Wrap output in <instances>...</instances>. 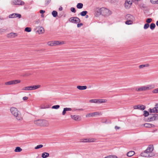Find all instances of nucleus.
<instances>
[{
    "instance_id": "obj_1",
    "label": "nucleus",
    "mask_w": 158,
    "mask_h": 158,
    "mask_svg": "<svg viewBox=\"0 0 158 158\" xmlns=\"http://www.w3.org/2000/svg\"><path fill=\"white\" fill-rule=\"evenodd\" d=\"M10 111L12 114L16 118L19 120H22V118L21 115L19 114L17 108L15 107H11L10 109Z\"/></svg>"
},
{
    "instance_id": "obj_2",
    "label": "nucleus",
    "mask_w": 158,
    "mask_h": 158,
    "mask_svg": "<svg viewBox=\"0 0 158 158\" xmlns=\"http://www.w3.org/2000/svg\"><path fill=\"white\" fill-rule=\"evenodd\" d=\"M34 123L40 126H47L48 125V121L45 119H38L34 121Z\"/></svg>"
},
{
    "instance_id": "obj_3",
    "label": "nucleus",
    "mask_w": 158,
    "mask_h": 158,
    "mask_svg": "<svg viewBox=\"0 0 158 158\" xmlns=\"http://www.w3.org/2000/svg\"><path fill=\"white\" fill-rule=\"evenodd\" d=\"M101 15L105 17L108 16L111 14V11L108 9L102 7L101 8Z\"/></svg>"
},
{
    "instance_id": "obj_4",
    "label": "nucleus",
    "mask_w": 158,
    "mask_h": 158,
    "mask_svg": "<svg viewBox=\"0 0 158 158\" xmlns=\"http://www.w3.org/2000/svg\"><path fill=\"white\" fill-rule=\"evenodd\" d=\"M40 85H36L26 86L23 88L22 89L25 90H34L40 88Z\"/></svg>"
},
{
    "instance_id": "obj_5",
    "label": "nucleus",
    "mask_w": 158,
    "mask_h": 158,
    "mask_svg": "<svg viewBox=\"0 0 158 158\" xmlns=\"http://www.w3.org/2000/svg\"><path fill=\"white\" fill-rule=\"evenodd\" d=\"M107 100L105 99H92L89 101V102L91 103H105L106 102Z\"/></svg>"
},
{
    "instance_id": "obj_6",
    "label": "nucleus",
    "mask_w": 158,
    "mask_h": 158,
    "mask_svg": "<svg viewBox=\"0 0 158 158\" xmlns=\"http://www.w3.org/2000/svg\"><path fill=\"white\" fill-rule=\"evenodd\" d=\"M64 44V41H61V42H60L59 41H52L51 42H49L48 43V44L50 46H53L58 45H62Z\"/></svg>"
},
{
    "instance_id": "obj_7",
    "label": "nucleus",
    "mask_w": 158,
    "mask_h": 158,
    "mask_svg": "<svg viewBox=\"0 0 158 158\" xmlns=\"http://www.w3.org/2000/svg\"><path fill=\"white\" fill-rule=\"evenodd\" d=\"M69 21L71 23L77 24L80 23L81 20L79 18L77 17H71L69 19Z\"/></svg>"
},
{
    "instance_id": "obj_8",
    "label": "nucleus",
    "mask_w": 158,
    "mask_h": 158,
    "mask_svg": "<svg viewBox=\"0 0 158 158\" xmlns=\"http://www.w3.org/2000/svg\"><path fill=\"white\" fill-rule=\"evenodd\" d=\"M21 82V80H16L10 81L5 83V84L7 85H15L20 83Z\"/></svg>"
},
{
    "instance_id": "obj_9",
    "label": "nucleus",
    "mask_w": 158,
    "mask_h": 158,
    "mask_svg": "<svg viewBox=\"0 0 158 158\" xmlns=\"http://www.w3.org/2000/svg\"><path fill=\"white\" fill-rule=\"evenodd\" d=\"M96 139L94 138H89V139L85 138L81 139V142H92L95 141Z\"/></svg>"
},
{
    "instance_id": "obj_10",
    "label": "nucleus",
    "mask_w": 158,
    "mask_h": 158,
    "mask_svg": "<svg viewBox=\"0 0 158 158\" xmlns=\"http://www.w3.org/2000/svg\"><path fill=\"white\" fill-rule=\"evenodd\" d=\"M140 155L141 156L144 157H152L154 156V154H152L151 155V154H148L147 152L145 151L144 152H142L140 153Z\"/></svg>"
},
{
    "instance_id": "obj_11",
    "label": "nucleus",
    "mask_w": 158,
    "mask_h": 158,
    "mask_svg": "<svg viewBox=\"0 0 158 158\" xmlns=\"http://www.w3.org/2000/svg\"><path fill=\"white\" fill-rule=\"evenodd\" d=\"M9 17L10 18H18L19 19H20L21 18V15L19 14L14 13L10 15Z\"/></svg>"
},
{
    "instance_id": "obj_12",
    "label": "nucleus",
    "mask_w": 158,
    "mask_h": 158,
    "mask_svg": "<svg viewBox=\"0 0 158 158\" xmlns=\"http://www.w3.org/2000/svg\"><path fill=\"white\" fill-rule=\"evenodd\" d=\"M12 3L15 5H23L24 4V2L21 0H14Z\"/></svg>"
},
{
    "instance_id": "obj_13",
    "label": "nucleus",
    "mask_w": 158,
    "mask_h": 158,
    "mask_svg": "<svg viewBox=\"0 0 158 158\" xmlns=\"http://www.w3.org/2000/svg\"><path fill=\"white\" fill-rule=\"evenodd\" d=\"M132 2L131 0H126L125 3V7L127 9L129 8L132 4Z\"/></svg>"
},
{
    "instance_id": "obj_14",
    "label": "nucleus",
    "mask_w": 158,
    "mask_h": 158,
    "mask_svg": "<svg viewBox=\"0 0 158 158\" xmlns=\"http://www.w3.org/2000/svg\"><path fill=\"white\" fill-rule=\"evenodd\" d=\"M153 146L149 145L145 151L147 152L148 154H151V155L152 154H153L152 152L153 150Z\"/></svg>"
},
{
    "instance_id": "obj_15",
    "label": "nucleus",
    "mask_w": 158,
    "mask_h": 158,
    "mask_svg": "<svg viewBox=\"0 0 158 158\" xmlns=\"http://www.w3.org/2000/svg\"><path fill=\"white\" fill-rule=\"evenodd\" d=\"M71 117L72 119L76 121H78L80 120L79 116L78 115H71Z\"/></svg>"
},
{
    "instance_id": "obj_16",
    "label": "nucleus",
    "mask_w": 158,
    "mask_h": 158,
    "mask_svg": "<svg viewBox=\"0 0 158 158\" xmlns=\"http://www.w3.org/2000/svg\"><path fill=\"white\" fill-rule=\"evenodd\" d=\"M95 15L96 16H98L101 15V10L100 9L96 8L95 11Z\"/></svg>"
},
{
    "instance_id": "obj_17",
    "label": "nucleus",
    "mask_w": 158,
    "mask_h": 158,
    "mask_svg": "<svg viewBox=\"0 0 158 158\" xmlns=\"http://www.w3.org/2000/svg\"><path fill=\"white\" fill-rule=\"evenodd\" d=\"M148 111L150 113H158V109H156V108L155 107L152 109L150 108L148 109Z\"/></svg>"
},
{
    "instance_id": "obj_18",
    "label": "nucleus",
    "mask_w": 158,
    "mask_h": 158,
    "mask_svg": "<svg viewBox=\"0 0 158 158\" xmlns=\"http://www.w3.org/2000/svg\"><path fill=\"white\" fill-rule=\"evenodd\" d=\"M144 126L146 128L154 127L155 125L149 123H145L143 124Z\"/></svg>"
},
{
    "instance_id": "obj_19",
    "label": "nucleus",
    "mask_w": 158,
    "mask_h": 158,
    "mask_svg": "<svg viewBox=\"0 0 158 158\" xmlns=\"http://www.w3.org/2000/svg\"><path fill=\"white\" fill-rule=\"evenodd\" d=\"M125 18L127 20H133L134 19V17L130 14H127L125 16Z\"/></svg>"
},
{
    "instance_id": "obj_20",
    "label": "nucleus",
    "mask_w": 158,
    "mask_h": 158,
    "mask_svg": "<svg viewBox=\"0 0 158 158\" xmlns=\"http://www.w3.org/2000/svg\"><path fill=\"white\" fill-rule=\"evenodd\" d=\"M87 86L85 85L80 86L78 85L77 86V88L81 90H85L87 89Z\"/></svg>"
},
{
    "instance_id": "obj_21",
    "label": "nucleus",
    "mask_w": 158,
    "mask_h": 158,
    "mask_svg": "<svg viewBox=\"0 0 158 158\" xmlns=\"http://www.w3.org/2000/svg\"><path fill=\"white\" fill-rule=\"evenodd\" d=\"M49 154L47 152H44L42 153V157L43 158H46L49 156Z\"/></svg>"
},
{
    "instance_id": "obj_22",
    "label": "nucleus",
    "mask_w": 158,
    "mask_h": 158,
    "mask_svg": "<svg viewBox=\"0 0 158 158\" xmlns=\"http://www.w3.org/2000/svg\"><path fill=\"white\" fill-rule=\"evenodd\" d=\"M17 35L16 33L13 32L10 33L8 35V37H10L11 38H14Z\"/></svg>"
},
{
    "instance_id": "obj_23",
    "label": "nucleus",
    "mask_w": 158,
    "mask_h": 158,
    "mask_svg": "<svg viewBox=\"0 0 158 158\" xmlns=\"http://www.w3.org/2000/svg\"><path fill=\"white\" fill-rule=\"evenodd\" d=\"M135 154V152L134 151H131L128 152L127 153V156L128 157H131L134 155Z\"/></svg>"
},
{
    "instance_id": "obj_24",
    "label": "nucleus",
    "mask_w": 158,
    "mask_h": 158,
    "mask_svg": "<svg viewBox=\"0 0 158 158\" xmlns=\"http://www.w3.org/2000/svg\"><path fill=\"white\" fill-rule=\"evenodd\" d=\"M39 34L43 33L44 31V28L43 27H41L39 29V30L37 31Z\"/></svg>"
},
{
    "instance_id": "obj_25",
    "label": "nucleus",
    "mask_w": 158,
    "mask_h": 158,
    "mask_svg": "<svg viewBox=\"0 0 158 158\" xmlns=\"http://www.w3.org/2000/svg\"><path fill=\"white\" fill-rule=\"evenodd\" d=\"M156 25L154 23H151L150 25V27L151 30H153L155 27H156Z\"/></svg>"
},
{
    "instance_id": "obj_26",
    "label": "nucleus",
    "mask_w": 158,
    "mask_h": 158,
    "mask_svg": "<svg viewBox=\"0 0 158 158\" xmlns=\"http://www.w3.org/2000/svg\"><path fill=\"white\" fill-rule=\"evenodd\" d=\"M83 7V4L82 3H78L77 5V7L79 9H81Z\"/></svg>"
},
{
    "instance_id": "obj_27",
    "label": "nucleus",
    "mask_w": 158,
    "mask_h": 158,
    "mask_svg": "<svg viewBox=\"0 0 158 158\" xmlns=\"http://www.w3.org/2000/svg\"><path fill=\"white\" fill-rule=\"evenodd\" d=\"M52 14L54 17H56L58 16V13L56 11L53 10L52 11Z\"/></svg>"
},
{
    "instance_id": "obj_28",
    "label": "nucleus",
    "mask_w": 158,
    "mask_h": 158,
    "mask_svg": "<svg viewBox=\"0 0 158 158\" xmlns=\"http://www.w3.org/2000/svg\"><path fill=\"white\" fill-rule=\"evenodd\" d=\"M139 109L144 110L145 109L146 106L143 105H139Z\"/></svg>"
},
{
    "instance_id": "obj_29",
    "label": "nucleus",
    "mask_w": 158,
    "mask_h": 158,
    "mask_svg": "<svg viewBox=\"0 0 158 158\" xmlns=\"http://www.w3.org/2000/svg\"><path fill=\"white\" fill-rule=\"evenodd\" d=\"M143 112V115L145 117H147L149 115H150V114H149V111H148L147 110H144Z\"/></svg>"
},
{
    "instance_id": "obj_30",
    "label": "nucleus",
    "mask_w": 158,
    "mask_h": 158,
    "mask_svg": "<svg viewBox=\"0 0 158 158\" xmlns=\"http://www.w3.org/2000/svg\"><path fill=\"white\" fill-rule=\"evenodd\" d=\"M22 151V149L19 147H16L15 150V152H19Z\"/></svg>"
},
{
    "instance_id": "obj_31",
    "label": "nucleus",
    "mask_w": 158,
    "mask_h": 158,
    "mask_svg": "<svg viewBox=\"0 0 158 158\" xmlns=\"http://www.w3.org/2000/svg\"><path fill=\"white\" fill-rule=\"evenodd\" d=\"M149 66V64H142L140 65L139 66V68L141 69L142 68H143L144 67H148Z\"/></svg>"
},
{
    "instance_id": "obj_32",
    "label": "nucleus",
    "mask_w": 158,
    "mask_h": 158,
    "mask_svg": "<svg viewBox=\"0 0 158 158\" xmlns=\"http://www.w3.org/2000/svg\"><path fill=\"white\" fill-rule=\"evenodd\" d=\"M132 20H127L125 22V23L127 25L131 24L133 23V21Z\"/></svg>"
},
{
    "instance_id": "obj_33",
    "label": "nucleus",
    "mask_w": 158,
    "mask_h": 158,
    "mask_svg": "<svg viewBox=\"0 0 158 158\" xmlns=\"http://www.w3.org/2000/svg\"><path fill=\"white\" fill-rule=\"evenodd\" d=\"M88 13V12L87 11H84L81 12L80 13V15L82 16H84Z\"/></svg>"
},
{
    "instance_id": "obj_34",
    "label": "nucleus",
    "mask_w": 158,
    "mask_h": 158,
    "mask_svg": "<svg viewBox=\"0 0 158 158\" xmlns=\"http://www.w3.org/2000/svg\"><path fill=\"white\" fill-rule=\"evenodd\" d=\"M142 88L143 91H145L147 90H149L151 88L150 87L146 86H145L142 87Z\"/></svg>"
},
{
    "instance_id": "obj_35",
    "label": "nucleus",
    "mask_w": 158,
    "mask_h": 158,
    "mask_svg": "<svg viewBox=\"0 0 158 158\" xmlns=\"http://www.w3.org/2000/svg\"><path fill=\"white\" fill-rule=\"evenodd\" d=\"M31 27H26L25 29V31L27 32H30L31 31Z\"/></svg>"
},
{
    "instance_id": "obj_36",
    "label": "nucleus",
    "mask_w": 158,
    "mask_h": 158,
    "mask_svg": "<svg viewBox=\"0 0 158 158\" xmlns=\"http://www.w3.org/2000/svg\"><path fill=\"white\" fill-rule=\"evenodd\" d=\"M43 146L42 144H39L37 145L36 147H35V149H38L39 148H41L43 147Z\"/></svg>"
},
{
    "instance_id": "obj_37",
    "label": "nucleus",
    "mask_w": 158,
    "mask_h": 158,
    "mask_svg": "<svg viewBox=\"0 0 158 158\" xmlns=\"http://www.w3.org/2000/svg\"><path fill=\"white\" fill-rule=\"evenodd\" d=\"M149 26H150V25H149V24H148L147 23H145L144 25L143 28L144 29H147L149 27Z\"/></svg>"
},
{
    "instance_id": "obj_38",
    "label": "nucleus",
    "mask_w": 158,
    "mask_h": 158,
    "mask_svg": "<svg viewBox=\"0 0 158 158\" xmlns=\"http://www.w3.org/2000/svg\"><path fill=\"white\" fill-rule=\"evenodd\" d=\"M60 107L59 105H54L52 107V108L53 109H57L59 108Z\"/></svg>"
},
{
    "instance_id": "obj_39",
    "label": "nucleus",
    "mask_w": 158,
    "mask_h": 158,
    "mask_svg": "<svg viewBox=\"0 0 158 158\" xmlns=\"http://www.w3.org/2000/svg\"><path fill=\"white\" fill-rule=\"evenodd\" d=\"M152 21V19L151 18H148L146 19V22L147 23L149 24Z\"/></svg>"
},
{
    "instance_id": "obj_40",
    "label": "nucleus",
    "mask_w": 158,
    "mask_h": 158,
    "mask_svg": "<svg viewBox=\"0 0 158 158\" xmlns=\"http://www.w3.org/2000/svg\"><path fill=\"white\" fill-rule=\"evenodd\" d=\"M157 0H150L151 2L154 4H157Z\"/></svg>"
},
{
    "instance_id": "obj_41",
    "label": "nucleus",
    "mask_w": 158,
    "mask_h": 158,
    "mask_svg": "<svg viewBox=\"0 0 158 158\" xmlns=\"http://www.w3.org/2000/svg\"><path fill=\"white\" fill-rule=\"evenodd\" d=\"M70 10L72 12L74 13H75L76 11L75 8L73 7L71 8Z\"/></svg>"
},
{
    "instance_id": "obj_42",
    "label": "nucleus",
    "mask_w": 158,
    "mask_h": 158,
    "mask_svg": "<svg viewBox=\"0 0 158 158\" xmlns=\"http://www.w3.org/2000/svg\"><path fill=\"white\" fill-rule=\"evenodd\" d=\"M51 0H46L45 1V6L48 5L51 2Z\"/></svg>"
},
{
    "instance_id": "obj_43",
    "label": "nucleus",
    "mask_w": 158,
    "mask_h": 158,
    "mask_svg": "<svg viewBox=\"0 0 158 158\" xmlns=\"http://www.w3.org/2000/svg\"><path fill=\"white\" fill-rule=\"evenodd\" d=\"M139 6L140 7L141 9L144 8L146 7L145 4H140Z\"/></svg>"
},
{
    "instance_id": "obj_44",
    "label": "nucleus",
    "mask_w": 158,
    "mask_h": 158,
    "mask_svg": "<svg viewBox=\"0 0 158 158\" xmlns=\"http://www.w3.org/2000/svg\"><path fill=\"white\" fill-rule=\"evenodd\" d=\"M152 92L154 93H158V88H156L153 89Z\"/></svg>"
},
{
    "instance_id": "obj_45",
    "label": "nucleus",
    "mask_w": 158,
    "mask_h": 158,
    "mask_svg": "<svg viewBox=\"0 0 158 158\" xmlns=\"http://www.w3.org/2000/svg\"><path fill=\"white\" fill-rule=\"evenodd\" d=\"M64 109H65V110L66 111H71L72 110L71 108H70L66 107V108H64Z\"/></svg>"
},
{
    "instance_id": "obj_46",
    "label": "nucleus",
    "mask_w": 158,
    "mask_h": 158,
    "mask_svg": "<svg viewBox=\"0 0 158 158\" xmlns=\"http://www.w3.org/2000/svg\"><path fill=\"white\" fill-rule=\"evenodd\" d=\"M150 117H148L147 118H144V120L146 122H151V121H150Z\"/></svg>"
},
{
    "instance_id": "obj_47",
    "label": "nucleus",
    "mask_w": 158,
    "mask_h": 158,
    "mask_svg": "<svg viewBox=\"0 0 158 158\" xmlns=\"http://www.w3.org/2000/svg\"><path fill=\"white\" fill-rule=\"evenodd\" d=\"M77 27H79L81 26H82L83 25V24L82 23H77Z\"/></svg>"
},
{
    "instance_id": "obj_48",
    "label": "nucleus",
    "mask_w": 158,
    "mask_h": 158,
    "mask_svg": "<svg viewBox=\"0 0 158 158\" xmlns=\"http://www.w3.org/2000/svg\"><path fill=\"white\" fill-rule=\"evenodd\" d=\"M5 31V30L3 29V28H0V33H2V32H4Z\"/></svg>"
},
{
    "instance_id": "obj_49",
    "label": "nucleus",
    "mask_w": 158,
    "mask_h": 158,
    "mask_svg": "<svg viewBox=\"0 0 158 158\" xmlns=\"http://www.w3.org/2000/svg\"><path fill=\"white\" fill-rule=\"evenodd\" d=\"M155 115V118L156 120H158V114H154Z\"/></svg>"
},
{
    "instance_id": "obj_50",
    "label": "nucleus",
    "mask_w": 158,
    "mask_h": 158,
    "mask_svg": "<svg viewBox=\"0 0 158 158\" xmlns=\"http://www.w3.org/2000/svg\"><path fill=\"white\" fill-rule=\"evenodd\" d=\"M136 90L139 91H143L142 87L138 88L137 89H136Z\"/></svg>"
},
{
    "instance_id": "obj_51",
    "label": "nucleus",
    "mask_w": 158,
    "mask_h": 158,
    "mask_svg": "<svg viewBox=\"0 0 158 158\" xmlns=\"http://www.w3.org/2000/svg\"><path fill=\"white\" fill-rule=\"evenodd\" d=\"M66 111L65 110V109H64H64H63V110L62 111V114L63 115H64L66 113Z\"/></svg>"
},
{
    "instance_id": "obj_52",
    "label": "nucleus",
    "mask_w": 158,
    "mask_h": 158,
    "mask_svg": "<svg viewBox=\"0 0 158 158\" xmlns=\"http://www.w3.org/2000/svg\"><path fill=\"white\" fill-rule=\"evenodd\" d=\"M139 105H135L133 106V108L134 109H139Z\"/></svg>"
},
{
    "instance_id": "obj_53",
    "label": "nucleus",
    "mask_w": 158,
    "mask_h": 158,
    "mask_svg": "<svg viewBox=\"0 0 158 158\" xmlns=\"http://www.w3.org/2000/svg\"><path fill=\"white\" fill-rule=\"evenodd\" d=\"M89 114L90 115L91 117H94L95 116V113L94 112L90 113Z\"/></svg>"
},
{
    "instance_id": "obj_54",
    "label": "nucleus",
    "mask_w": 158,
    "mask_h": 158,
    "mask_svg": "<svg viewBox=\"0 0 158 158\" xmlns=\"http://www.w3.org/2000/svg\"><path fill=\"white\" fill-rule=\"evenodd\" d=\"M28 97H23V99L24 101H25V100H27L28 99Z\"/></svg>"
},
{
    "instance_id": "obj_55",
    "label": "nucleus",
    "mask_w": 158,
    "mask_h": 158,
    "mask_svg": "<svg viewBox=\"0 0 158 158\" xmlns=\"http://www.w3.org/2000/svg\"><path fill=\"white\" fill-rule=\"evenodd\" d=\"M40 12L41 14H43L45 12V10H40Z\"/></svg>"
},
{
    "instance_id": "obj_56",
    "label": "nucleus",
    "mask_w": 158,
    "mask_h": 158,
    "mask_svg": "<svg viewBox=\"0 0 158 158\" xmlns=\"http://www.w3.org/2000/svg\"><path fill=\"white\" fill-rule=\"evenodd\" d=\"M150 115H152V117L153 118V119H154V120H156V118H155V115L154 114H150Z\"/></svg>"
},
{
    "instance_id": "obj_57",
    "label": "nucleus",
    "mask_w": 158,
    "mask_h": 158,
    "mask_svg": "<svg viewBox=\"0 0 158 158\" xmlns=\"http://www.w3.org/2000/svg\"><path fill=\"white\" fill-rule=\"evenodd\" d=\"M150 121H151H151H154L155 120H154V119H153V118L152 117V116L150 117Z\"/></svg>"
},
{
    "instance_id": "obj_58",
    "label": "nucleus",
    "mask_w": 158,
    "mask_h": 158,
    "mask_svg": "<svg viewBox=\"0 0 158 158\" xmlns=\"http://www.w3.org/2000/svg\"><path fill=\"white\" fill-rule=\"evenodd\" d=\"M155 107H154L155 108H156V109H158V103H156L155 105Z\"/></svg>"
},
{
    "instance_id": "obj_59",
    "label": "nucleus",
    "mask_w": 158,
    "mask_h": 158,
    "mask_svg": "<svg viewBox=\"0 0 158 158\" xmlns=\"http://www.w3.org/2000/svg\"><path fill=\"white\" fill-rule=\"evenodd\" d=\"M112 158H118L117 156L114 155H112Z\"/></svg>"
},
{
    "instance_id": "obj_60",
    "label": "nucleus",
    "mask_w": 158,
    "mask_h": 158,
    "mask_svg": "<svg viewBox=\"0 0 158 158\" xmlns=\"http://www.w3.org/2000/svg\"><path fill=\"white\" fill-rule=\"evenodd\" d=\"M107 158H112V155H110L106 156Z\"/></svg>"
},
{
    "instance_id": "obj_61",
    "label": "nucleus",
    "mask_w": 158,
    "mask_h": 158,
    "mask_svg": "<svg viewBox=\"0 0 158 158\" xmlns=\"http://www.w3.org/2000/svg\"><path fill=\"white\" fill-rule=\"evenodd\" d=\"M95 113V115H98L99 114V113L98 112H94Z\"/></svg>"
},
{
    "instance_id": "obj_62",
    "label": "nucleus",
    "mask_w": 158,
    "mask_h": 158,
    "mask_svg": "<svg viewBox=\"0 0 158 158\" xmlns=\"http://www.w3.org/2000/svg\"><path fill=\"white\" fill-rule=\"evenodd\" d=\"M115 128L116 129H120V127H118V126H115Z\"/></svg>"
},
{
    "instance_id": "obj_63",
    "label": "nucleus",
    "mask_w": 158,
    "mask_h": 158,
    "mask_svg": "<svg viewBox=\"0 0 158 158\" xmlns=\"http://www.w3.org/2000/svg\"><path fill=\"white\" fill-rule=\"evenodd\" d=\"M91 117V116L89 114V113L87 114L86 115V117Z\"/></svg>"
},
{
    "instance_id": "obj_64",
    "label": "nucleus",
    "mask_w": 158,
    "mask_h": 158,
    "mask_svg": "<svg viewBox=\"0 0 158 158\" xmlns=\"http://www.w3.org/2000/svg\"><path fill=\"white\" fill-rule=\"evenodd\" d=\"M59 10H63V8L61 6L59 8Z\"/></svg>"
}]
</instances>
